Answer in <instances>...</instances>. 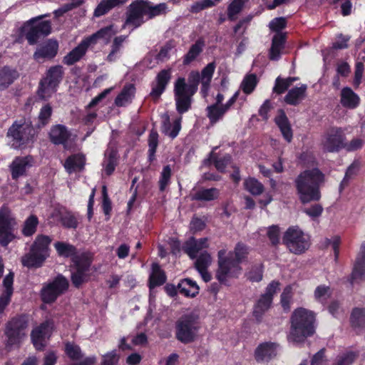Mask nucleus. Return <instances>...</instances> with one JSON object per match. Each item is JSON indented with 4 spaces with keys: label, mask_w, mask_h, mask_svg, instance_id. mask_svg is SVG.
<instances>
[{
    "label": "nucleus",
    "mask_w": 365,
    "mask_h": 365,
    "mask_svg": "<svg viewBox=\"0 0 365 365\" xmlns=\"http://www.w3.org/2000/svg\"><path fill=\"white\" fill-rule=\"evenodd\" d=\"M325 182V175L318 168H308L294 179L296 192L302 204L319 201L322 195L320 187Z\"/></svg>",
    "instance_id": "obj_1"
},
{
    "label": "nucleus",
    "mask_w": 365,
    "mask_h": 365,
    "mask_svg": "<svg viewBox=\"0 0 365 365\" xmlns=\"http://www.w3.org/2000/svg\"><path fill=\"white\" fill-rule=\"evenodd\" d=\"M200 81H201L200 75L195 71L189 73L187 82L183 77H180L175 81L174 98L176 110L180 114H183L190 109L192 96L197 91Z\"/></svg>",
    "instance_id": "obj_2"
},
{
    "label": "nucleus",
    "mask_w": 365,
    "mask_h": 365,
    "mask_svg": "<svg viewBox=\"0 0 365 365\" xmlns=\"http://www.w3.org/2000/svg\"><path fill=\"white\" fill-rule=\"evenodd\" d=\"M290 331L287 336L289 342L298 345L312 336L315 332V317L312 312L304 308H299L291 317Z\"/></svg>",
    "instance_id": "obj_3"
},
{
    "label": "nucleus",
    "mask_w": 365,
    "mask_h": 365,
    "mask_svg": "<svg viewBox=\"0 0 365 365\" xmlns=\"http://www.w3.org/2000/svg\"><path fill=\"white\" fill-rule=\"evenodd\" d=\"M241 265L233 259L232 252L227 253L226 248L217 252V269L216 278L222 284H226L229 279L237 278L242 273Z\"/></svg>",
    "instance_id": "obj_4"
},
{
    "label": "nucleus",
    "mask_w": 365,
    "mask_h": 365,
    "mask_svg": "<svg viewBox=\"0 0 365 365\" xmlns=\"http://www.w3.org/2000/svg\"><path fill=\"white\" fill-rule=\"evenodd\" d=\"M50 237L38 235L31 247L29 253L21 258L22 264L27 267H39L48 257Z\"/></svg>",
    "instance_id": "obj_5"
},
{
    "label": "nucleus",
    "mask_w": 365,
    "mask_h": 365,
    "mask_svg": "<svg viewBox=\"0 0 365 365\" xmlns=\"http://www.w3.org/2000/svg\"><path fill=\"white\" fill-rule=\"evenodd\" d=\"M6 136L10 139L11 146L18 149L34 141L35 130L30 122L21 118L13 123Z\"/></svg>",
    "instance_id": "obj_6"
},
{
    "label": "nucleus",
    "mask_w": 365,
    "mask_h": 365,
    "mask_svg": "<svg viewBox=\"0 0 365 365\" xmlns=\"http://www.w3.org/2000/svg\"><path fill=\"white\" fill-rule=\"evenodd\" d=\"M49 14L41 15L27 21L21 29L29 45L36 44L41 37L49 35L51 32L50 21H38Z\"/></svg>",
    "instance_id": "obj_7"
},
{
    "label": "nucleus",
    "mask_w": 365,
    "mask_h": 365,
    "mask_svg": "<svg viewBox=\"0 0 365 365\" xmlns=\"http://www.w3.org/2000/svg\"><path fill=\"white\" fill-rule=\"evenodd\" d=\"M64 75L62 66L56 65L50 67L38 86L37 95L41 100L49 98L57 90V87L61 82Z\"/></svg>",
    "instance_id": "obj_8"
},
{
    "label": "nucleus",
    "mask_w": 365,
    "mask_h": 365,
    "mask_svg": "<svg viewBox=\"0 0 365 365\" xmlns=\"http://www.w3.org/2000/svg\"><path fill=\"white\" fill-rule=\"evenodd\" d=\"M282 241L288 250L295 255L304 253L310 246L309 235L298 226L289 227L284 233Z\"/></svg>",
    "instance_id": "obj_9"
},
{
    "label": "nucleus",
    "mask_w": 365,
    "mask_h": 365,
    "mask_svg": "<svg viewBox=\"0 0 365 365\" xmlns=\"http://www.w3.org/2000/svg\"><path fill=\"white\" fill-rule=\"evenodd\" d=\"M28 324V319L25 316H16L11 319L6 324L4 331L7 338L6 345L19 346L26 337Z\"/></svg>",
    "instance_id": "obj_10"
},
{
    "label": "nucleus",
    "mask_w": 365,
    "mask_h": 365,
    "mask_svg": "<svg viewBox=\"0 0 365 365\" xmlns=\"http://www.w3.org/2000/svg\"><path fill=\"white\" fill-rule=\"evenodd\" d=\"M200 328L197 317L193 314L182 316L175 324V336L184 344L192 342Z\"/></svg>",
    "instance_id": "obj_11"
},
{
    "label": "nucleus",
    "mask_w": 365,
    "mask_h": 365,
    "mask_svg": "<svg viewBox=\"0 0 365 365\" xmlns=\"http://www.w3.org/2000/svg\"><path fill=\"white\" fill-rule=\"evenodd\" d=\"M17 222L10 209L2 206L0 209V245L6 247L16 237Z\"/></svg>",
    "instance_id": "obj_12"
},
{
    "label": "nucleus",
    "mask_w": 365,
    "mask_h": 365,
    "mask_svg": "<svg viewBox=\"0 0 365 365\" xmlns=\"http://www.w3.org/2000/svg\"><path fill=\"white\" fill-rule=\"evenodd\" d=\"M68 288V281L58 274L52 282L43 286L41 292V299L46 304L52 303Z\"/></svg>",
    "instance_id": "obj_13"
},
{
    "label": "nucleus",
    "mask_w": 365,
    "mask_h": 365,
    "mask_svg": "<svg viewBox=\"0 0 365 365\" xmlns=\"http://www.w3.org/2000/svg\"><path fill=\"white\" fill-rule=\"evenodd\" d=\"M279 282L272 281L266 287L265 292L262 294L255 304L253 315L257 321H260L264 314L270 308L273 296L279 290Z\"/></svg>",
    "instance_id": "obj_14"
},
{
    "label": "nucleus",
    "mask_w": 365,
    "mask_h": 365,
    "mask_svg": "<svg viewBox=\"0 0 365 365\" xmlns=\"http://www.w3.org/2000/svg\"><path fill=\"white\" fill-rule=\"evenodd\" d=\"M144 16H146L144 1L137 0L133 1L127 8L125 20L122 26V29L131 26L133 31L140 27L145 21Z\"/></svg>",
    "instance_id": "obj_15"
},
{
    "label": "nucleus",
    "mask_w": 365,
    "mask_h": 365,
    "mask_svg": "<svg viewBox=\"0 0 365 365\" xmlns=\"http://www.w3.org/2000/svg\"><path fill=\"white\" fill-rule=\"evenodd\" d=\"M345 136L341 128H332L323 136L321 147L324 152L335 153L344 147Z\"/></svg>",
    "instance_id": "obj_16"
},
{
    "label": "nucleus",
    "mask_w": 365,
    "mask_h": 365,
    "mask_svg": "<svg viewBox=\"0 0 365 365\" xmlns=\"http://www.w3.org/2000/svg\"><path fill=\"white\" fill-rule=\"evenodd\" d=\"M53 329V322L46 320L32 329L31 340L37 351L44 350L52 334Z\"/></svg>",
    "instance_id": "obj_17"
},
{
    "label": "nucleus",
    "mask_w": 365,
    "mask_h": 365,
    "mask_svg": "<svg viewBox=\"0 0 365 365\" xmlns=\"http://www.w3.org/2000/svg\"><path fill=\"white\" fill-rule=\"evenodd\" d=\"M73 262L76 269L71 274V282L74 287L78 288L81 285L88 280V272L91 262L87 259H81L80 257H75Z\"/></svg>",
    "instance_id": "obj_18"
},
{
    "label": "nucleus",
    "mask_w": 365,
    "mask_h": 365,
    "mask_svg": "<svg viewBox=\"0 0 365 365\" xmlns=\"http://www.w3.org/2000/svg\"><path fill=\"white\" fill-rule=\"evenodd\" d=\"M171 79V69H163L156 76L155 81L152 83V89L150 96L155 101H158L165 91L168 84Z\"/></svg>",
    "instance_id": "obj_19"
},
{
    "label": "nucleus",
    "mask_w": 365,
    "mask_h": 365,
    "mask_svg": "<svg viewBox=\"0 0 365 365\" xmlns=\"http://www.w3.org/2000/svg\"><path fill=\"white\" fill-rule=\"evenodd\" d=\"M58 43L55 39H48L41 44L34 53V58L41 63L45 60L53 59L58 53Z\"/></svg>",
    "instance_id": "obj_20"
},
{
    "label": "nucleus",
    "mask_w": 365,
    "mask_h": 365,
    "mask_svg": "<svg viewBox=\"0 0 365 365\" xmlns=\"http://www.w3.org/2000/svg\"><path fill=\"white\" fill-rule=\"evenodd\" d=\"M34 159L31 155L16 157L9 166L12 179L16 180L25 175L27 170L33 165Z\"/></svg>",
    "instance_id": "obj_21"
},
{
    "label": "nucleus",
    "mask_w": 365,
    "mask_h": 365,
    "mask_svg": "<svg viewBox=\"0 0 365 365\" xmlns=\"http://www.w3.org/2000/svg\"><path fill=\"white\" fill-rule=\"evenodd\" d=\"M55 216L61 225L66 229H76L81 220V217L78 213L66 209L57 210Z\"/></svg>",
    "instance_id": "obj_22"
},
{
    "label": "nucleus",
    "mask_w": 365,
    "mask_h": 365,
    "mask_svg": "<svg viewBox=\"0 0 365 365\" xmlns=\"http://www.w3.org/2000/svg\"><path fill=\"white\" fill-rule=\"evenodd\" d=\"M278 346L277 343L271 341L259 344L255 351V359L257 362L269 361L277 356Z\"/></svg>",
    "instance_id": "obj_23"
},
{
    "label": "nucleus",
    "mask_w": 365,
    "mask_h": 365,
    "mask_svg": "<svg viewBox=\"0 0 365 365\" xmlns=\"http://www.w3.org/2000/svg\"><path fill=\"white\" fill-rule=\"evenodd\" d=\"M89 47H91V45L84 38L77 46L63 57V63L67 66L75 64L86 55Z\"/></svg>",
    "instance_id": "obj_24"
},
{
    "label": "nucleus",
    "mask_w": 365,
    "mask_h": 365,
    "mask_svg": "<svg viewBox=\"0 0 365 365\" xmlns=\"http://www.w3.org/2000/svg\"><path fill=\"white\" fill-rule=\"evenodd\" d=\"M365 279V241L361 244V251L356 259L351 274L350 283L353 284L358 280Z\"/></svg>",
    "instance_id": "obj_25"
},
{
    "label": "nucleus",
    "mask_w": 365,
    "mask_h": 365,
    "mask_svg": "<svg viewBox=\"0 0 365 365\" xmlns=\"http://www.w3.org/2000/svg\"><path fill=\"white\" fill-rule=\"evenodd\" d=\"M207 247H208L207 237L197 240L192 237L185 242L182 250L191 259H195L200 251Z\"/></svg>",
    "instance_id": "obj_26"
},
{
    "label": "nucleus",
    "mask_w": 365,
    "mask_h": 365,
    "mask_svg": "<svg viewBox=\"0 0 365 365\" xmlns=\"http://www.w3.org/2000/svg\"><path fill=\"white\" fill-rule=\"evenodd\" d=\"M71 135V134L67 128L61 124L53 125L49 132L51 141L55 145H63L65 148H67L66 143Z\"/></svg>",
    "instance_id": "obj_27"
},
{
    "label": "nucleus",
    "mask_w": 365,
    "mask_h": 365,
    "mask_svg": "<svg viewBox=\"0 0 365 365\" xmlns=\"http://www.w3.org/2000/svg\"><path fill=\"white\" fill-rule=\"evenodd\" d=\"M86 156L83 153H76L68 156L64 162L63 166L69 174L79 173L84 170Z\"/></svg>",
    "instance_id": "obj_28"
},
{
    "label": "nucleus",
    "mask_w": 365,
    "mask_h": 365,
    "mask_svg": "<svg viewBox=\"0 0 365 365\" xmlns=\"http://www.w3.org/2000/svg\"><path fill=\"white\" fill-rule=\"evenodd\" d=\"M220 190L216 187L192 189L190 198L192 201H212L217 199Z\"/></svg>",
    "instance_id": "obj_29"
},
{
    "label": "nucleus",
    "mask_w": 365,
    "mask_h": 365,
    "mask_svg": "<svg viewBox=\"0 0 365 365\" xmlns=\"http://www.w3.org/2000/svg\"><path fill=\"white\" fill-rule=\"evenodd\" d=\"M307 86L302 84L299 87H294L289 90L284 98V102L290 106L299 105L307 96Z\"/></svg>",
    "instance_id": "obj_30"
},
{
    "label": "nucleus",
    "mask_w": 365,
    "mask_h": 365,
    "mask_svg": "<svg viewBox=\"0 0 365 365\" xmlns=\"http://www.w3.org/2000/svg\"><path fill=\"white\" fill-rule=\"evenodd\" d=\"M128 0H101L93 11V17L99 18L108 14L112 9L123 6Z\"/></svg>",
    "instance_id": "obj_31"
},
{
    "label": "nucleus",
    "mask_w": 365,
    "mask_h": 365,
    "mask_svg": "<svg viewBox=\"0 0 365 365\" xmlns=\"http://www.w3.org/2000/svg\"><path fill=\"white\" fill-rule=\"evenodd\" d=\"M182 117L176 118L173 123L170 122V117L165 114L163 116V120L161 125V132L169 136L170 138H175L181 129Z\"/></svg>",
    "instance_id": "obj_32"
},
{
    "label": "nucleus",
    "mask_w": 365,
    "mask_h": 365,
    "mask_svg": "<svg viewBox=\"0 0 365 365\" xmlns=\"http://www.w3.org/2000/svg\"><path fill=\"white\" fill-rule=\"evenodd\" d=\"M274 121L279 128L284 138L288 143H290L293 138V132L289 120L284 110H279V115L275 118Z\"/></svg>",
    "instance_id": "obj_33"
},
{
    "label": "nucleus",
    "mask_w": 365,
    "mask_h": 365,
    "mask_svg": "<svg viewBox=\"0 0 365 365\" xmlns=\"http://www.w3.org/2000/svg\"><path fill=\"white\" fill-rule=\"evenodd\" d=\"M19 76L16 68L9 66L0 68V91L7 88Z\"/></svg>",
    "instance_id": "obj_34"
},
{
    "label": "nucleus",
    "mask_w": 365,
    "mask_h": 365,
    "mask_svg": "<svg viewBox=\"0 0 365 365\" xmlns=\"http://www.w3.org/2000/svg\"><path fill=\"white\" fill-rule=\"evenodd\" d=\"M135 88L133 84L128 83L124 86L123 88L115 99V104L118 107L125 106L130 103L135 96Z\"/></svg>",
    "instance_id": "obj_35"
},
{
    "label": "nucleus",
    "mask_w": 365,
    "mask_h": 365,
    "mask_svg": "<svg viewBox=\"0 0 365 365\" xmlns=\"http://www.w3.org/2000/svg\"><path fill=\"white\" fill-rule=\"evenodd\" d=\"M340 102L344 107L354 109L358 106L359 98L350 88L346 87L341 91Z\"/></svg>",
    "instance_id": "obj_36"
},
{
    "label": "nucleus",
    "mask_w": 365,
    "mask_h": 365,
    "mask_svg": "<svg viewBox=\"0 0 365 365\" xmlns=\"http://www.w3.org/2000/svg\"><path fill=\"white\" fill-rule=\"evenodd\" d=\"M165 272L161 269L158 263L152 264V272L149 277V287L153 289L155 287L163 284L166 281Z\"/></svg>",
    "instance_id": "obj_37"
},
{
    "label": "nucleus",
    "mask_w": 365,
    "mask_h": 365,
    "mask_svg": "<svg viewBox=\"0 0 365 365\" xmlns=\"http://www.w3.org/2000/svg\"><path fill=\"white\" fill-rule=\"evenodd\" d=\"M212 161L214 163V165L218 171L224 173L226 167L231 162V156L230 155L227 154L221 158H218L217 154L214 153V150H212L210 153L209 158L204 160L203 163L205 165H209Z\"/></svg>",
    "instance_id": "obj_38"
},
{
    "label": "nucleus",
    "mask_w": 365,
    "mask_h": 365,
    "mask_svg": "<svg viewBox=\"0 0 365 365\" xmlns=\"http://www.w3.org/2000/svg\"><path fill=\"white\" fill-rule=\"evenodd\" d=\"M115 34L116 31H113V26L110 25L103 27L92 35L86 37V39L91 46H93L97 43L99 39L109 40Z\"/></svg>",
    "instance_id": "obj_39"
},
{
    "label": "nucleus",
    "mask_w": 365,
    "mask_h": 365,
    "mask_svg": "<svg viewBox=\"0 0 365 365\" xmlns=\"http://www.w3.org/2000/svg\"><path fill=\"white\" fill-rule=\"evenodd\" d=\"M128 36H118L113 38L110 46V51L106 57V61L109 63L115 61L120 57V53L123 47V43L126 41Z\"/></svg>",
    "instance_id": "obj_40"
},
{
    "label": "nucleus",
    "mask_w": 365,
    "mask_h": 365,
    "mask_svg": "<svg viewBox=\"0 0 365 365\" xmlns=\"http://www.w3.org/2000/svg\"><path fill=\"white\" fill-rule=\"evenodd\" d=\"M180 294L190 297H195L199 293V287L195 281L186 278L182 279L178 284Z\"/></svg>",
    "instance_id": "obj_41"
},
{
    "label": "nucleus",
    "mask_w": 365,
    "mask_h": 365,
    "mask_svg": "<svg viewBox=\"0 0 365 365\" xmlns=\"http://www.w3.org/2000/svg\"><path fill=\"white\" fill-rule=\"evenodd\" d=\"M284 41L285 36L282 33H278L274 36L269 51V58L271 60L277 61L279 58Z\"/></svg>",
    "instance_id": "obj_42"
},
{
    "label": "nucleus",
    "mask_w": 365,
    "mask_h": 365,
    "mask_svg": "<svg viewBox=\"0 0 365 365\" xmlns=\"http://www.w3.org/2000/svg\"><path fill=\"white\" fill-rule=\"evenodd\" d=\"M205 42L202 39H198L192 44L187 53L183 57V65L187 66L195 61L202 52Z\"/></svg>",
    "instance_id": "obj_43"
},
{
    "label": "nucleus",
    "mask_w": 365,
    "mask_h": 365,
    "mask_svg": "<svg viewBox=\"0 0 365 365\" xmlns=\"http://www.w3.org/2000/svg\"><path fill=\"white\" fill-rule=\"evenodd\" d=\"M144 6L148 19L164 15L168 11V5L165 3H160L153 6L150 2L144 1Z\"/></svg>",
    "instance_id": "obj_44"
},
{
    "label": "nucleus",
    "mask_w": 365,
    "mask_h": 365,
    "mask_svg": "<svg viewBox=\"0 0 365 365\" xmlns=\"http://www.w3.org/2000/svg\"><path fill=\"white\" fill-rule=\"evenodd\" d=\"M207 117L208 118L210 123L213 125L219 120H222L226 111L222 106H217V104H212L206 108Z\"/></svg>",
    "instance_id": "obj_45"
},
{
    "label": "nucleus",
    "mask_w": 365,
    "mask_h": 365,
    "mask_svg": "<svg viewBox=\"0 0 365 365\" xmlns=\"http://www.w3.org/2000/svg\"><path fill=\"white\" fill-rule=\"evenodd\" d=\"M215 63L212 62L208 63L202 70L201 72V83H202V91L206 93L209 86L210 83L211 81V79L212 78L213 73L215 72Z\"/></svg>",
    "instance_id": "obj_46"
},
{
    "label": "nucleus",
    "mask_w": 365,
    "mask_h": 365,
    "mask_svg": "<svg viewBox=\"0 0 365 365\" xmlns=\"http://www.w3.org/2000/svg\"><path fill=\"white\" fill-rule=\"evenodd\" d=\"M38 219L34 215L29 216L24 222L21 232L25 237L32 236L36 231Z\"/></svg>",
    "instance_id": "obj_47"
},
{
    "label": "nucleus",
    "mask_w": 365,
    "mask_h": 365,
    "mask_svg": "<svg viewBox=\"0 0 365 365\" xmlns=\"http://www.w3.org/2000/svg\"><path fill=\"white\" fill-rule=\"evenodd\" d=\"M258 81L257 76L254 73L246 75L240 83V89L247 94H251L255 89Z\"/></svg>",
    "instance_id": "obj_48"
},
{
    "label": "nucleus",
    "mask_w": 365,
    "mask_h": 365,
    "mask_svg": "<svg viewBox=\"0 0 365 365\" xmlns=\"http://www.w3.org/2000/svg\"><path fill=\"white\" fill-rule=\"evenodd\" d=\"M54 247L59 256L64 257H73V259L76 257V248L72 245L63 242H56L54 244Z\"/></svg>",
    "instance_id": "obj_49"
},
{
    "label": "nucleus",
    "mask_w": 365,
    "mask_h": 365,
    "mask_svg": "<svg viewBox=\"0 0 365 365\" xmlns=\"http://www.w3.org/2000/svg\"><path fill=\"white\" fill-rule=\"evenodd\" d=\"M249 0H233L227 6V18L230 21H235L243 9L245 4Z\"/></svg>",
    "instance_id": "obj_50"
},
{
    "label": "nucleus",
    "mask_w": 365,
    "mask_h": 365,
    "mask_svg": "<svg viewBox=\"0 0 365 365\" xmlns=\"http://www.w3.org/2000/svg\"><path fill=\"white\" fill-rule=\"evenodd\" d=\"M350 321L354 328L365 327V309L355 308L352 310Z\"/></svg>",
    "instance_id": "obj_51"
},
{
    "label": "nucleus",
    "mask_w": 365,
    "mask_h": 365,
    "mask_svg": "<svg viewBox=\"0 0 365 365\" xmlns=\"http://www.w3.org/2000/svg\"><path fill=\"white\" fill-rule=\"evenodd\" d=\"M246 190L253 195H259L264 191V185L254 178H249L244 182Z\"/></svg>",
    "instance_id": "obj_52"
},
{
    "label": "nucleus",
    "mask_w": 365,
    "mask_h": 365,
    "mask_svg": "<svg viewBox=\"0 0 365 365\" xmlns=\"http://www.w3.org/2000/svg\"><path fill=\"white\" fill-rule=\"evenodd\" d=\"M232 252V257L240 264L246 260L249 255V247L244 243L237 242Z\"/></svg>",
    "instance_id": "obj_53"
},
{
    "label": "nucleus",
    "mask_w": 365,
    "mask_h": 365,
    "mask_svg": "<svg viewBox=\"0 0 365 365\" xmlns=\"http://www.w3.org/2000/svg\"><path fill=\"white\" fill-rule=\"evenodd\" d=\"M116 165V153L113 150H110L108 153H106L103 165L104 167L105 172L108 175H110L113 173Z\"/></svg>",
    "instance_id": "obj_54"
},
{
    "label": "nucleus",
    "mask_w": 365,
    "mask_h": 365,
    "mask_svg": "<svg viewBox=\"0 0 365 365\" xmlns=\"http://www.w3.org/2000/svg\"><path fill=\"white\" fill-rule=\"evenodd\" d=\"M65 352L66 355L73 361H78L81 359L83 356L79 346L71 342L66 343Z\"/></svg>",
    "instance_id": "obj_55"
},
{
    "label": "nucleus",
    "mask_w": 365,
    "mask_h": 365,
    "mask_svg": "<svg viewBox=\"0 0 365 365\" xmlns=\"http://www.w3.org/2000/svg\"><path fill=\"white\" fill-rule=\"evenodd\" d=\"M148 154L149 160L152 161L154 159L155 153L158 145V133L156 130L152 129L148 136Z\"/></svg>",
    "instance_id": "obj_56"
},
{
    "label": "nucleus",
    "mask_w": 365,
    "mask_h": 365,
    "mask_svg": "<svg viewBox=\"0 0 365 365\" xmlns=\"http://www.w3.org/2000/svg\"><path fill=\"white\" fill-rule=\"evenodd\" d=\"M172 175L171 168L169 165L163 167L159 179V189L163 192L168 185L170 183V178Z\"/></svg>",
    "instance_id": "obj_57"
},
{
    "label": "nucleus",
    "mask_w": 365,
    "mask_h": 365,
    "mask_svg": "<svg viewBox=\"0 0 365 365\" xmlns=\"http://www.w3.org/2000/svg\"><path fill=\"white\" fill-rule=\"evenodd\" d=\"M263 266L262 264H257L252 266L250 270L246 274L248 280L251 282H259L262 279Z\"/></svg>",
    "instance_id": "obj_58"
},
{
    "label": "nucleus",
    "mask_w": 365,
    "mask_h": 365,
    "mask_svg": "<svg viewBox=\"0 0 365 365\" xmlns=\"http://www.w3.org/2000/svg\"><path fill=\"white\" fill-rule=\"evenodd\" d=\"M212 257L207 252H204L200 255V256L197 258L195 266L197 271H201V269H207V267L211 264Z\"/></svg>",
    "instance_id": "obj_59"
},
{
    "label": "nucleus",
    "mask_w": 365,
    "mask_h": 365,
    "mask_svg": "<svg viewBox=\"0 0 365 365\" xmlns=\"http://www.w3.org/2000/svg\"><path fill=\"white\" fill-rule=\"evenodd\" d=\"M357 354L353 351H349L339 356L336 362L334 365H351L355 361Z\"/></svg>",
    "instance_id": "obj_60"
},
{
    "label": "nucleus",
    "mask_w": 365,
    "mask_h": 365,
    "mask_svg": "<svg viewBox=\"0 0 365 365\" xmlns=\"http://www.w3.org/2000/svg\"><path fill=\"white\" fill-rule=\"evenodd\" d=\"M51 114L52 108L49 104H46L41 108L38 114V120L43 126L48 123Z\"/></svg>",
    "instance_id": "obj_61"
},
{
    "label": "nucleus",
    "mask_w": 365,
    "mask_h": 365,
    "mask_svg": "<svg viewBox=\"0 0 365 365\" xmlns=\"http://www.w3.org/2000/svg\"><path fill=\"white\" fill-rule=\"evenodd\" d=\"M215 6L212 0H201L193 4L190 7V11L197 14L200 11Z\"/></svg>",
    "instance_id": "obj_62"
},
{
    "label": "nucleus",
    "mask_w": 365,
    "mask_h": 365,
    "mask_svg": "<svg viewBox=\"0 0 365 365\" xmlns=\"http://www.w3.org/2000/svg\"><path fill=\"white\" fill-rule=\"evenodd\" d=\"M119 360V356L116 350H113L103 356L101 365H117Z\"/></svg>",
    "instance_id": "obj_63"
},
{
    "label": "nucleus",
    "mask_w": 365,
    "mask_h": 365,
    "mask_svg": "<svg viewBox=\"0 0 365 365\" xmlns=\"http://www.w3.org/2000/svg\"><path fill=\"white\" fill-rule=\"evenodd\" d=\"M325 349H321L312 358L311 365H327V359L325 356Z\"/></svg>",
    "instance_id": "obj_64"
}]
</instances>
